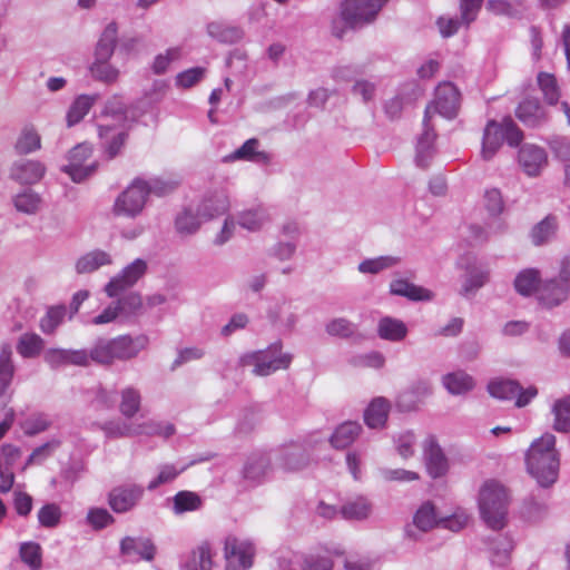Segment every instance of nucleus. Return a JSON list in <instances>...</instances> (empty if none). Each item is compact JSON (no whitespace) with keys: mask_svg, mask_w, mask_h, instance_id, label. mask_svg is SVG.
<instances>
[{"mask_svg":"<svg viewBox=\"0 0 570 570\" xmlns=\"http://www.w3.org/2000/svg\"><path fill=\"white\" fill-rule=\"evenodd\" d=\"M460 107V91L452 82L440 83L435 89V97L431 105L426 106L423 118V132L417 138L415 164L420 168H426L434 154L433 144L436 134L430 126L432 110L444 118L456 117Z\"/></svg>","mask_w":570,"mask_h":570,"instance_id":"1","label":"nucleus"},{"mask_svg":"<svg viewBox=\"0 0 570 570\" xmlns=\"http://www.w3.org/2000/svg\"><path fill=\"white\" fill-rule=\"evenodd\" d=\"M527 470L542 488L552 485L559 475L560 456L556 449V436L543 434L534 440L525 454Z\"/></svg>","mask_w":570,"mask_h":570,"instance_id":"2","label":"nucleus"},{"mask_svg":"<svg viewBox=\"0 0 570 570\" xmlns=\"http://www.w3.org/2000/svg\"><path fill=\"white\" fill-rule=\"evenodd\" d=\"M148 344V337L138 335H119L114 338L100 337L87 350L88 366L91 363L110 366L116 361L125 362L135 358Z\"/></svg>","mask_w":570,"mask_h":570,"instance_id":"3","label":"nucleus"},{"mask_svg":"<svg viewBox=\"0 0 570 570\" xmlns=\"http://www.w3.org/2000/svg\"><path fill=\"white\" fill-rule=\"evenodd\" d=\"M480 515L492 530L499 531L507 524L509 497L507 489L495 480H488L479 492Z\"/></svg>","mask_w":570,"mask_h":570,"instance_id":"4","label":"nucleus"},{"mask_svg":"<svg viewBox=\"0 0 570 570\" xmlns=\"http://www.w3.org/2000/svg\"><path fill=\"white\" fill-rule=\"evenodd\" d=\"M117 35V23L114 21L108 23L97 42L95 59L89 67L92 78L106 85L116 82L120 73L119 70L109 62L116 48Z\"/></svg>","mask_w":570,"mask_h":570,"instance_id":"5","label":"nucleus"},{"mask_svg":"<svg viewBox=\"0 0 570 570\" xmlns=\"http://www.w3.org/2000/svg\"><path fill=\"white\" fill-rule=\"evenodd\" d=\"M293 360L291 353L283 352V344L281 341L272 343L265 350L246 353L239 357L242 366L253 365V373L257 376H267L278 370H286L289 367Z\"/></svg>","mask_w":570,"mask_h":570,"instance_id":"6","label":"nucleus"},{"mask_svg":"<svg viewBox=\"0 0 570 570\" xmlns=\"http://www.w3.org/2000/svg\"><path fill=\"white\" fill-rule=\"evenodd\" d=\"M491 396L502 401H514L517 407L528 405L538 394L534 386L523 389L518 381L509 379H494L488 384Z\"/></svg>","mask_w":570,"mask_h":570,"instance_id":"7","label":"nucleus"},{"mask_svg":"<svg viewBox=\"0 0 570 570\" xmlns=\"http://www.w3.org/2000/svg\"><path fill=\"white\" fill-rule=\"evenodd\" d=\"M144 179L135 178L132 183L116 198L112 213L116 216L135 218L142 212L147 200Z\"/></svg>","mask_w":570,"mask_h":570,"instance_id":"8","label":"nucleus"},{"mask_svg":"<svg viewBox=\"0 0 570 570\" xmlns=\"http://www.w3.org/2000/svg\"><path fill=\"white\" fill-rule=\"evenodd\" d=\"M389 0H345L341 17L351 28L372 21Z\"/></svg>","mask_w":570,"mask_h":570,"instance_id":"9","label":"nucleus"},{"mask_svg":"<svg viewBox=\"0 0 570 570\" xmlns=\"http://www.w3.org/2000/svg\"><path fill=\"white\" fill-rule=\"evenodd\" d=\"M255 547L248 540L227 537L225 540L226 570H248L253 566Z\"/></svg>","mask_w":570,"mask_h":570,"instance_id":"10","label":"nucleus"},{"mask_svg":"<svg viewBox=\"0 0 570 570\" xmlns=\"http://www.w3.org/2000/svg\"><path fill=\"white\" fill-rule=\"evenodd\" d=\"M91 151V147L87 144L77 145L69 151L68 164L63 165L61 170L69 175L72 181L82 183L95 173L97 167L95 161L86 164Z\"/></svg>","mask_w":570,"mask_h":570,"instance_id":"11","label":"nucleus"},{"mask_svg":"<svg viewBox=\"0 0 570 570\" xmlns=\"http://www.w3.org/2000/svg\"><path fill=\"white\" fill-rule=\"evenodd\" d=\"M145 488L137 483H126L112 488L108 493V504L115 513H127L141 501Z\"/></svg>","mask_w":570,"mask_h":570,"instance_id":"12","label":"nucleus"},{"mask_svg":"<svg viewBox=\"0 0 570 570\" xmlns=\"http://www.w3.org/2000/svg\"><path fill=\"white\" fill-rule=\"evenodd\" d=\"M147 272V263L141 258H136L128 264L105 286V292L109 297H117L127 288L134 286Z\"/></svg>","mask_w":570,"mask_h":570,"instance_id":"13","label":"nucleus"},{"mask_svg":"<svg viewBox=\"0 0 570 570\" xmlns=\"http://www.w3.org/2000/svg\"><path fill=\"white\" fill-rule=\"evenodd\" d=\"M423 458L428 474L439 479L446 474L449 461L434 435H429L423 442Z\"/></svg>","mask_w":570,"mask_h":570,"instance_id":"14","label":"nucleus"},{"mask_svg":"<svg viewBox=\"0 0 570 570\" xmlns=\"http://www.w3.org/2000/svg\"><path fill=\"white\" fill-rule=\"evenodd\" d=\"M120 553L129 562L140 560L151 561L156 554V547L150 539L142 537H125L120 541Z\"/></svg>","mask_w":570,"mask_h":570,"instance_id":"15","label":"nucleus"},{"mask_svg":"<svg viewBox=\"0 0 570 570\" xmlns=\"http://www.w3.org/2000/svg\"><path fill=\"white\" fill-rule=\"evenodd\" d=\"M518 161L528 176L535 177L547 166L548 156L542 147L524 144L519 149Z\"/></svg>","mask_w":570,"mask_h":570,"instance_id":"16","label":"nucleus"},{"mask_svg":"<svg viewBox=\"0 0 570 570\" xmlns=\"http://www.w3.org/2000/svg\"><path fill=\"white\" fill-rule=\"evenodd\" d=\"M43 360L51 368L67 365L88 366L87 348H49L45 352Z\"/></svg>","mask_w":570,"mask_h":570,"instance_id":"17","label":"nucleus"},{"mask_svg":"<svg viewBox=\"0 0 570 570\" xmlns=\"http://www.w3.org/2000/svg\"><path fill=\"white\" fill-rule=\"evenodd\" d=\"M46 174V166L35 159H19L10 168V178L21 185H33Z\"/></svg>","mask_w":570,"mask_h":570,"instance_id":"18","label":"nucleus"},{"mask_svg":"<svg viewBox=\"0 0 570 570\" xmlns=\"http://www.w3.org/2000/svg\"><path fill=\"white\" fill-rule=\"evenodd\" d=\"M229 209V200L224 189H215L207 193L197 207L203 220H212L225 215Z\"/></svg>","mask_w":570,"mask_h":570,"instance_id":"19","label":"nucleus"},{"mask_svg":"<svg viewBox=\"0 0 570 570\" xmlns=\"http://www.w3.org/2000/svg\"><path fill=\"white\" fill-rule=\"evenodd\" d=\"M569 293L570 284L560 277L550 278L541 283L538 298L542 305L552 308L567 301Z\"/></svg>","mask_w":570,"mask_h":570,"instance_id":"20","label":"nucleus"},{"mask_svg":"<svg viewBox=\"0 0 570 570\" xmlns=\"http://www.w3.org/2000/svg\"><path fill=\"white\" fill-rule=\"evenodd\" d=\"M517 118L527 127L537 128L548 121L544 108L538 98H525L515 109Z\"/></svg>","mask_w":570,"mask_h":570,"instance_id":"21","label":"nucleus"},{"mask_svg":"<svg viewBox=\"0 0 570 570\" xmlns=\"http://www.w3.org/2000/svg\"><path fill=\"white\" fill-rule=\"evenodd\" d=\"M259 141L256 138L247 139L239 148L224 157V161L232 163L236 160H245L259 165H266L271 161V157L265 151L258 150Z\"/></svg>","mask_w":570,"mask_h":570,"instance_id":"22","label":"nucleus"},{"mask_svg":"<svg viewBox=\"0 0 570 570\" xmlns=\"http://www.w3.org/2000/svg\"><path fill=\"white\" fill-rule=\"evenodd\" d=\"M485 543L490 552L491 562L497 566H505L514 547L512 538L508 534L497 533L487 538Z\"/></svg>","mask_w":570,"mask_h":570,"instance_id":"23","label":"nucleus"},{"mask_svg":"<svg viewBox=\"0 0 570 570\" xmlns=\"http://www.w3.org/2000/svg\"><path fill=\"white\" fill-rule=\"evenodd\" d=\"M504 141L502 122L490 120L484 128L482 138L481 156L484 160H490L497 154Z\"/></svg>","mask_w":570,"mask_h":570,"instance_id":"24","label":"nucleus"},{"mask_svg":"<svg viewBox=\"0 0 570 570\" xmlns=\"http://www.w3.org/2000/svg\"><path fill=\"white\" fill-rule=\"evenodd\" d=\"M16 373L13 352L10 343L0 346V400L6 399Z\"/></svg>","mask_w":570,"mask_h":570,"instance_id":"25","label":"nucleus"},{"mask_svg":"<svg viewBox=\"0 0 570 570\" xmlns=\"http://www.w3.org/2000/svg\"><path fill=\"white\" fill-rule=\"evenodd\" d=\"M271 469V458L265 452L252 453L243 469L244 479L259 483L264 480Z\"/></svg>","mask_w":570,"mask_h":570,"instance_id":"26","label":"nucleus"},{"mask_svg":"<svg viewBox=\"0 0 570 570\" xmlns=\"http://www.w3.org/2000/svg\"><path fill=\"white\" fill-rule=\"evenodd\" d=\"M390 293L395 296L406 297L413 302L430 301L433 297L431 291L403 278L393 279L390 283Z\"/></svg>","mask_w":570,"mask_h":570,"instance_id":"27","label":"nucleus"},{"mask_svg":"<svg viewBox=\"0 0 570 570\" xmlns=\"http://www.w3.org/2000/svg\"><path fill=\"white\" fill-rule=\"evenodd\" d=\"M309 455L306 449L298 442H292L283 448L281 464L287 471H298L307 465Z\"/></svg>","mask_w":570,"mask_h":570,"instance_id":"28","label":"nucleus"},{"mask_svg":"<svg viewBox=\"0 0 570 570\" xmlns=\"http://www.w3.org/2000/svg\"><path fill=\"white\" fill-rule=\"evenodd\" d=\"M373 510V504L368 498L357 495L344 502L340 508V514L345 520H366Z\"/></svg>","mask_w":570,"mask_h":570,"instance_id":"29","label":"nucleus"},{"mask_svg":"<svg viewBox=\"0 0 570 570\" xmlns=\"http://www.w3.org/2000/svg\"><path fill=\"white\" fill-rule=\"evenodd\" d=\"M98 95H79L71 102L66 114L67 127L79 124L90 111L98 99Z\"/></svg>","mask_w":570,"mask_h":570,"instance_id":"30","label":"nucleus"},{"mask_svg":"<svg viewBox=\"0 0 570 570\" xmlns=\"http://www.w3.org/2000/svg\"><path fill=\"white\" fill-rule=\"evenodd\" d=\"M171 511L175 515H181L187 512H195L203 508V498L193 491H178L171 499Z\"/></svg>","mask_w":570,"mask_h":570,"instance_id":"31","label":"nucleus"},{"mask_svg":"<svg viewBox=\"0 0 570 570\" xmlns=\"http://www.w3.org/2000/svg\"><path fill=\"white\" fill-rule=\"evenodd\" d=\"M111 263L112 258L109 253L102 249H95L78 258L76 262V272L78 274H89Z\"/></svg>","mask_w":570,"mask_h":570,"instance_id":"32","label":"nucleus"},{"mask_svg":"<svg viewBox=\"0 0 570 570\" xmlns=\"http://www.w3.org/2000/svg\"><path fill=\"white\" fill-rule=\"evenodd\" d=\"M390 404L384 397L374 399L364 411V421L370 429L383 428L386 423Z\"/></svg>","mask_w":570,"mask_h":570,"instance_id":"33","label":"nucleus"},{"mask_svg":"<svg viewBox=\"0 0 570 570\" xmlns=\"http://www.w3.org/2000/svg\"><path fill=\"white\" fill-rule=\"evenodd\" d=\"M377 334L382 340L400 342L407 335V327L403 321L385 316L379 321Z\"/></svg>","mask_w":570,"mask_h":570,"instance_id":"34","label":"nucleus"},{"mask_svg":"<svg viewBox=\"0 0 570 570\" xmlns=\"http://www.w3.org/2000/svg\"><path fill=\"white\" fill-rule=\"evenodd\" d=\"M361 430L362 426L357 422H344L335 429L331 435L330 442L335 449H345L356 440Z\"/></svg>","mask_w":570,"mask_h":570,"instance_id":"35","label":"nucleus"},{"mask_svg":"<svg viewBox=\"0 0 570 570\" xmlns=\"http://www.w3.org/2000/svg\"><path fill=\"white\" fill-rule=\"evenodd\" d=\"M208 35L223 43H236L244 37V30L237 26H230L224 22H210L207 24Z\"/></svg>","mask_w":570,"mask_h":570,"instance_id":"36","label":"nucleus"},{"mask_svg":"<svg viewBox=\"0 0 570 570\" xmlns=\"http://www.w3.org/2000/svg\"><path fill=\"white\" fill-rule=\"evenodd\" d=\"M212 549L209 543L200 544L196 550H193L191 553L187 557L185 561L181 562V570H212L213 561H212Z\"/></svg>","mask_w":570,"mask_h":570,"instance_id":"37","label":"nucleus"},{"mask_svg":"<svg viewBox=\"0 0 570 570\" xmlns=\"http://www.w3.org/2000/svg\"><path fill=\"white\" fill-rule=\"evenodd\" d=\"M443 386L453 395H461L474 387V380L464 371L448 373L442 377Z\"/></svg>","mask_w":570,"mask_h":570,"instance_id":"38","label":"nucleus"},{"mask_svg":"<svg viewBox=\"0 0 570 570\" xmlns=\"http://www.w3.org/2000/svg\"><path fill=\"white\" fill-rule=\"evenodd\" d=\"M541 286L540 272L535 268H525L514 278V288L522 296H531Z\"/></svg>","mask_w":570,"mask_h":570,"instance_id":"39","label":"nucleus"},{"mask_svg":"<svg viewBox=\"0 0 570 570\" xmlns=\"http://www.w3.org/2000/svg\"><path fill=\"white\" fill-rule=\"evenodd\" d=\"M537 83L548 105L554 106L559 102L561 90L553 73L540 71L537 75Z\"/></svg>","mask_w":570,"mask_h":570,"instance_id":"40","label":"nucleus"},{"mask_svg":"<svg viewBox=\"0 0 570 570\" xmlns=\"http://www.w3.org/2000/svg\"><path fill=\"white\" fill-rule=\"evenodd\" d=\"M202 220L197 210L186 207L175 218L176 232L184 236L193 235L200 228Z\"/></svg>","mask_w":570,"mask_h":570,"instance_id":"41","label":"nucleus"},{"mask_svg":"<svg viewBox=\"0 0 570 570\" xmlns=\"http://www.w3.org/2000/svg\"><path fill=\"white\" fill-rule=\"evenodd\" d=\"M45 341L36 333H24L17 342V352L23 358H33L40 355Z\"/></svg>","mask_w":570,"mask_h":570,"instance_id":"42","label":"nucleus"},{"mask_svg":"<svg viewBox=\"0 0 570 570\" xmlns=\"http://www.w3.org/2000/svg\"><path fill=\"white\" fill-rule=\"evenodd\" d=\"M12 202L17 212L26 215L37 214L42 204L40 195L31 189H24L18 193L12 198Z\"/></svg>","mask_w":570,"mask_h":570,"instance_id":"43","label":"nucleus"},{"mask_svg":"<svg viewBox=\"0 0 570 570\" xmlns=\"http://www.w3.org/2000/svg\"><path fill=\"white\" fill-rule=\"evenodd\" d=\"M120 413L127 417H134L140 410L141 394L138 389L134 386H127L120 392Z\"/></svg>","mask_w":570,"mask_h":570,"instance_id":"44","label":"nucleus"},{"mask_svg":"<svg viewBox=\"0 0 570 570\" xmlns=\"http://www.w3.org/2000/svg\"><path fill=\"white\" fill-rule=\"evenodd\" d=\"M557 218L548 215L541 222L533 226L531 230V240L535 246H540L549 242L557 232Z\"/></svg>","mask_w":570,"mask_h":570,"instance_id":"45","label":"nucleus"},{"mask_svg":"<svg viewBox=\"0 0 570 570\" xmlns=\"http://www.w3.org/2000/svg\"><path fill=\"white\" fill-rule=\"evenodd\" d=\"M268 220L267 212L264 207L258 206L244 210L238 215V225L249 232H256L263 227Z\"/></svg>","mask_w":570,"mask_h":570,"instance_id":"46","label":"nucleus"},{"mask_svg":"<svg viewBox=\"0 0 570 570\" xmlns=\"http://www.w3.org/2000/svg\"><path fill=\"white\" fill-rule=\"evenodd\" d=\"M41 148L40 135L33 127H24L19 135L14 149L19 155H28Z\"/></svg>","mask_w":570,"mask_h":570,"instance_id":"47","label":"nucleus"},{"mask_svg":"<svg viewBox=\"0 0 570 570\" xmlns=\"http://www.w3.org/2000/svg\"><path fill=\"white\" fill-rule=\"evenodd\" d=\"M136 436L138 435H147V436H161L164 439H169L175 434L176 429L175 425L169 422H160V421H147L141 424L135 425Z\"/></svg>","mask_w":570,"mask_h":570,"instance_id":"48","label":"nucleus"},{"mask_svg":"<svg viewBox=\"0 0 570 570\" xmlns=\"http://www.w3.org/2000/svg\"><path fill=\"white\" fill-rule=\"evenodd\" d=\"M553 429L558 432L570 431V395L557 400L552 406Z\"/></svg>","mask_w":570,"mask_h":570,"instance_id":"49","label":"nucleus"},{"mask_svg":"<svg viewBox=\"0 0 570 570\" xmlns=\"http://www.w3.org/2000/svg\"><path fill=\"white\" fill-rule=\"evenodd\" d=\"M19 557L30 570H41L42 549L39 543L33 541L22 542L19 548Z\"/></svg>","mask_w":570,"mask_h":570,"instance_id":"50","label":"nucleus"},{"mask_svg":"<svg viewBox=\"0 0 570 570\" xmlns=\"http://www.w3.org/2000/svg\"><path fill=\"white\" fill-rule=\"evenodd\" d=\"M400 263L396 256H379L374 258L364 259L358 264V272L362 274H379L380 272L391 268Z\"/></svg>","mask_w":570,"mask_h":570,"instance_id":"51","label":"nucleus"},{"mask_svg":"<svg viewBox=\"0 0 570 570\" xmlns=\"http://www.w3.org/2000/svg\"><path fill=\"white\" fill-rule=\"evenodd\" d=\"M431 394V386L428 382H419L412 390L402 393L397 399L399 406L411 411L416 407L420 396Z\"/></svg>","mask_w":570,"mask_h":570,"instance_id":"52","label":"nucleus"},{"mask_svg":"<svg viewBox=\"0 0 570 570\" xmlns=\"http://www.w3.org/2000/svg\"><path fill=\"white\" fill-rule=\"evenodd\" d=\"M413 522L421 531H429L439 522L436 520L435 509L431 502L423 503L414 514Z\"/></svg>","mask_w":570,"mask_h":570,"instance_id":"53","label":"nucleus"},{"mask_svg":"<svg viewBox=\"0 0 570 570\" xmlns=\"http://www.w3.org/2000/svg\"><path fill=\"white\" fill-rule=\"evenodd\" d=\"M178 181L174 179H164L160 177H153L148 180L144 179V188L146 189L147 197L153 194L158 197L166 196L173 193L177 186Z\"/></svg>","mask_w":570,"mask_h":570,"instance_id":"54","label":"nucleus"},{"mask_svg":"<svg viewBox=\"0 0 570 570\" xmlns=\"http://www.w3.org/2000/svg\"><path fill=\"white\" fill-rule=\"evenodd\" d=\"M325 331L331 336L350 338L356 333L357 326L345 317H337L325 325Z\"/></svg>","mask_w":570,"mask_h":570,"instance_id":"55","label":"nucleus"},{"mask_svg":"<svg viewBox=\"0 0 570 570\" xmlns=\"http://www.w3.org/2000/svg\"><path fill=\"white\" fill-rule=\"evenodd\" d=\"M38 522L41 527L53 529L59 525L62 511L57 503H46L38 511Z\"/></svg>","mask_w":570,"mask_h":570,"instance_id":"56","label":"nucleus"},{"mask_svg":"<svg viewBox=\"0 0 570 570\" xmlns=\"http://www.w3.org/2000/svg\"><path fill=\"white\" fill-rule=\"evenodd\" d=\"M100 429L108 439L136 436L135 425L122 421H107Z\"/></svg>","mask_w":570,"mask_h":570,"instance_id":"57","label":"nucleus"},{"mask_svg":"<svg viewBox=\"0 0 570 570\" xmlns=\"http://www.w3.org/2000/svg\"><path fill=\"white\" fill-rule=\"evenodd\" d=\"M66 316L65 306H51L48 308L46 315L40 320V328L45 334H51L62 323Z\"/></svg>","mask_w":570,"mask_h":570,"instance_id":"58","label":"nucleus"},{"mask_svg":"<svg viewBox=\"0 0 570 570\" xmlns=\"http://www.w3.org/2000/svg\"><path fill=\"white\" fill-rule=\"evenodd\" d=\"M86 522L94 530L99 531L112 524L115 518L105 508H90L86 517Z\"/></svg>","mask_w":570,"mask_h":570,"instance_id":"59","label":"nucleus"},{"mask_svg":"<svg viewBox=\"0 0 570 570\" xmlns=\"http://www.w3.org/2000/svg\"><path fill=\"white\" fill-rule=\"evenodd\" d=\"M121 316L129 317L136 315L142 307L141 296L137 293H129L122 296L116 303Z\"/></svg>","mask_w":570,"mask_h":570,"instance_id":"60","label":"nucleus"},{"mask_svg":"<svg viewBox=\"0 0 570 570\" xmlns=\"http://www.w3.org/2000/svg\"><path fill=\"white\" fill-rule=\"evenodd\" d=\"M206 69L194 67L179 72L176 76L175 83L179 88L188 89L199 82L205 76Z\"/></svg>","mask_w":570,"mask_h":570,"instance_id":"61","label":"nucleus"},{"mask_svg":"<svg viewBox=\"0 0 570 570\" xmlns=\"http://www.w3.org/2000/svg\"><path fill=\"white\" fill-rule=\"evenodd\" d=\"M184 470L185 466L178 469L174 464L161 465L158 475L149 482L148 490H155L161 484L174 481Z\"/></svg>","mask_w":570,"mask_h":570,"instance_id":"62","label":"nucleus"},{"mask_svg":"<svg viewBox=\"0 0 570 570\" xmlns=\"http://www.w3.org/2000/svg\"><path fill=\"white\" fill-rule=\"evenodd\" d=\"M127 106L124 101V98L119 95H115L109 98L105 105L104 114L106 116H111L114 119L122 121L127 119Z\"/></svg>","mask_w":570,"mask_h":570,"instance_id":"63","label":"nucleus"},{"mask_svg":"<svg viewBox=\"0 0 570 570\" xmlns=\"http://www.w3.org/2000/svg\"><path fill=\"white\" fill-rule=\"evenodd\" d=\"M180 57L179 48H169L165 53H159L155 57L151 70L156 75H163L167 71L169 65Z\"/></svg>","mask_w":570,"mask_h":570,"instance_id":"64","label":"nucleus"}]
</instances>
